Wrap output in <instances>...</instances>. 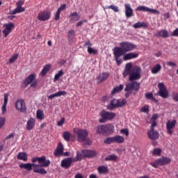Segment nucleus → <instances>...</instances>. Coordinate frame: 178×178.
<instances>
[{"label":"nucleus","mask_w":178,"mask_h":178,"mask_svg":"<svg viewBox=\"0 0 178 178\" xmlns=\"http://www.w3.org/2000/svg\"><path fill=\"white\" fill-rule=\"evenodd\" d=\"M32 163H21L19 168L21 169H25L27 172H31L33 173H38L39 175H47L48 172L44 168H48L51 165V161L47 160L45 156L41 157H33L31 159Z\"/></svg>","instance_id":"nucleus-1"},{"label":"nucleus","mask_w":178,"mask_h":178,"mask_svg":"<svg viewBox=\"0 0 178 178\" xmlns=\"http://www.w3.org/2000/svg\"><path fill=\"white\" fill-rule=\"evenodd\" d=\"M137 49V46L132 42L124 41L120 43V47H115L113 49V54L114 55L115 60L118 66H120L123 63V60L120 58V56H123L124 54L127 52H131L134 49Z\"/></svg>","instance_id":"nucleus-2"},{"label":"nucleus","mask_w":178,"mask_h":178,"mask_svg":"<svg viewBox=\"0 0 178 178\" xmlns=\"http://www.w3.org/2000/svg\"><path fill=\"white\" fill-rule=\"evenodd\" d=\"M143 70L138 65L133 67V63H128L125 65L124 70L122 72L124 77L129 76V81H136L141 79V73Z\"/></svg>","instance_id":"nucleus-3"},{"label":"nucleus","mask_w":178,"mask_h":178,"mask_svg":"<svg viewBox=\"0 0 178 178\" xmlns=\"http://www.w3.org/2000/svg\"><path fill=\"white\" fill-rule=\"evenodd\" d=\"M74 133L76 136V140L79 143H84L88 137V131L86 129H81L79 128H74Z\"/></svg>","instance_id":"nucleus-4"},{"label":"nucleus","mask_w":178,"mask_h":178,"mask_svg":"<svg viewBox=\"0 0 178 178\" xmlns=\"http://www.w3.org/2000/svg\"><path fill=\"white\" fill-rule=\"evenodd\" d=\"M115 127L111 124H107L106 125H98L97 127V131L99 134H109L113 133Z\"/></svg>","instance_id":"nucleus-5"},{"label":"nucleus","mask_w":178,"mask_h":178,"mask_svg":"<svg viewBox=\"0 0 178 178\" xmlns=\"http://www.w3.org/2000/svg\"><path fill=\"white\" fill-rule=\"evenodd\" d=\"M99 115L101 116V119L99 120V123H105L106 122H108V120H112L115 116H116V114L112 112H108L105 110H102Z\"/></svg>","instance_id":"nucleus-6"},{"label":"nucleus","mask_w":178,"mask_h":178,"mask_svg":"<svg viewBox=\"0 0 178 178\" xmlns=\"http://www.w3.org/2000/svg\"><path fill=\"white\" fill-rule=\"evenodd\" d=\"M155 123L151 124L150 129L147 131V136L150 140H158L159 138V132L155 130Z\"/></svg>","instance_id":"nucleus-7"},{"label":"nucleus","mask_w":178,"mask_h":178,"mask_svg":"<svg viewBox=\"0 0 178 178\" xmlns=\"http://www.w3.org/2000/svg\"><path fill=\"white\" fill-rule=\"evenodd\" d=\"M159 88V95L161 97V98H168L169 97V92H168V89L166 86H165V83H158Z\"/></svg>","instance_id":"nucleus-8"},{"label":"nucleus","mask_w":178,"mask_h":178,"mask_svg":"<svg viewBox=\"0 0 178 178\" xmlns=\"http://www.w3.org/2000/svg\"><path fill=\"white\" fill-rule=\"evenodd\" d=\"M130 83L126 84V88L124 91H131V90H134V91H139L140 90V83L134 81H130Z\"/></svg>","instance_id":"nucleus-9"},{"label":"nucleus","mask_w":178,"mask_h":178,"mask_svg":"<svg viewBox=\"0 0 178 178\" xmlns=\"http://www.w3.org/2000/svg\"><path fill=\"white\" fill-rule=\"evenodd\" d=\"M15 108L17 111H19L22 113H26V112H27V107H26V103L22 99L17 100L15 103Z\"/></svg>","instance_id":"nucleus-10"},{"label":"nucleus","mask_w":178,"mask_h":178,"mask_svg":"<svg viewBox=\"0 0 178 178\" xmlns=\"http://www.w3.org/2000/svg\"><path fill=\"white\" fill-rule=\"evenodd\" d=\"M135 10L136 12H149V13H154V15H159V12L158 11V10L149 8L145 6H139L136 8Z\"/></svg>","instance_id":"nucleus-11"},{"label":"nucleus","mask_w":178,"mask_h":178,"mask_svg":"<svg viewBox=\"0 0 178 178\" xmlns=\"http://www.w3.org/2000/svg\"><path fill=\"white\" fill-rule=\"evenodd\" d=\"M176 123H177V121L176 120H168L166 122V129L167 132L170 134V136H172L173 134V129L175 127H176Z\"/></svg>","instance_id":"nucleus-12"},{"label":"nucleus","mask_w":178,"mask_h":178,"mask_svg":"<svg viewBox=\"0 0 178 178\" xmlns=\"http://www.w3.org/2000/svg\"><path fill=\"white\" fill-rule=\"evenodd\" d=\"M49 17H51V12L49 11L40 12L38 15V19L40 22H46V20H49Z\"/></svg>","instance_id":"nucleus-13"},{"label":"nucleus","mask_w":178,"mask_h":178,"mask_svg":"<svg viewBox=\"0 0 178 178\" xmlns=\"http://www.w3.org/2000/svg\"><path fill=\"white\" fill-rule=\"evenodd\" d=\"M3 26L5 28V29L3 30V34L4 35V37L6 38L8 34L12 33V29L15 27V24L12 22L9 24H4Z\"/></svg>","instance_id":"nucleus-14"},{"label":"nucleus","mask_w":178,"mask_h":178,"mask_svg":"<svg viewBox=\"0 0 178 178\" xmlns=\"http://www.w3.org/2000/svg\"><path fill=\"white\" fill-rule=\"evenodd\" d=\"M74 162L73 161V158H66L62 160L61 161V168H64V169H69L70 166H72V163Z\"/></svg>","instance_id":"nucleus-15"},{"label":"nucleus","mask_w":178,"mask_h":178,"mask_svg":"<svg viewBox=\"0 0 178 178\" xmlns=\"http://www.w3.org/2000/svg\"><path fill=\"white\" fill-rule=\"evenodd\" d=\"M123 60H131V59H136L138 58V54L134 52L125 53L122 55Z\"/></svg>","instance_id":"nucleus-16"},{"label":"nucleus","mask_w":178,"mask_h":178,"mask_svg":"<svg viewBox=\"0 0 178 178\" xmlns=\"http://www.w3.org/2000/svg\"><path fill=\"white\" fill-rule=\"evenodd\" d=\"M97 152L95 150L91 149H83V155L84 158H94V156H97Z\"/></svg>","instance_id":"nucleus-17"},{"label":"nucleus","mask_w":178,"mask_h":178,"mask_svg":"<svg viewBox=\"0 0 178 178\" xmlns=\"http://www.w3.org/2000/svg\"><path fill=\"white\" fill-rule=\"evenodd\" d=\"M109 76H111V74L108 72H102V73H100L99 76H97V80L98 81L99 83H102L108 80V79L109 78Z\"/></svg>","instance_id":"nucleus-18"},{"label":"nucleus","mask_w":178,"mask_h":178,"mask_svg":"<svg viewBox=\"0 0 178 178\" xmlns=\"http://www.w3.org/2000/svg\"><path fill=\"white\" fill-rule=\"evenodd\" d=\"M124 8L126 17H131V16H133V8H131L130 3H125Z\"/></svg>","instance_id":"nucleus-19"},{"label":"nucleus","mask_w":178,"mask_h":178,"mask_svg":"<svg viewBox=\"0 0 178 178\" xmlns=\"http://www.w3.org/2000/svg\"><path fill=\"white\" fill-rule=\"evenodd\" d=\"M35 126V119L31 118L26 122V130H33Z\"/></svg>","instance_id":"nucleus-20"},{"label":"nucleus","mask_w":178,"mask_h":178,"mask_svg":"<svg viewBox=\"0 0 178 178\" xmlns=\"http://www.w3.org/2000/svg\"><path fill=\"white\" fill-rule=\"evenodd\" d=\"M65 9H66V4L60 5V6L58 8L55 14L54 20H59V19H60V12H62V10H65Z\"/></svg>","instance_id":"nucleus-21"},{"label":"nucleus","mask_w":178,"mask_h":178,"mask_svg":"<svg viewBox=\"0 0 178 178\" xmlns=\"http://www.w3.org/2000/svg\"><path fill=\"white\" fill-rule=\"evenodd\" d=\"M159 161V163L160 166H163L165 165H168L172 162V160L168 157H161L160 159H157Z\"/></svg>","instance_id":"nucleus-22"},{"label":"nucleus","mask_w":178,"mask_h":178,"mask_svg":"<svg viewBox=\"0 0 178 178\" xmlns=\"http://www.w3.org/2000/svg\"><path fill=\"white\" fill-rule=\"evenodd\" d=\"M156 35L157 37H161L162 38H168V37H170L169 31H168L166 29H162L159 31Z\"/></svg>","instance_id":"nucleus-23"},{"label":"nucleus","mask_w":178,"mask_h":178,"mask_svg":"<svg viewBox=\"0 0 178 178\" xmlns=\"http://www.w3.org/2000/svg\"><path fill=\"white\" fill-rule=\"evenodd\" d=\"M62 154H63V145L61 143H59L54 152V156H59V155H62Z\"/></svg>","instance_id":"nucleus-24"},{"label":"nucleus","mask_w":178,"mask_h":178,"mask_svg":"<svg viewBox=\"0 0 178 178\" xmlns=\"http://www.w3.org/2000/svg\"><path fill=\"white\" fill-rule=\"evenodd\" d=\"M35 79V74H31L24 81V84H25L26 87L29 86V84H31L34 79Z\"/></svg>","instance_id":"nucleus-25"},{"label":"nucleus","mask_w":178,"mask_h":178,"mask_svg":"<svg viewBox=\"0 0 178 178\" xmlns=\"http://www.w3.org/2000/svg\"><path fill=\"white\" fill-rule=\"evenodd\" d=\"M70 23H74V22L80 20V17L79 14H77V12L72 13L70 15Z\"/></svg>","instance_id":"nucleus-26"},{"label":"nucleus","mask_w":178,"mask_h":178,"mask_svg":"<svg viewBox=\"0 0 178 178\" xmlns=\"http://www.w3.org/2000/svg\"><path fill=\"white\" fill-rule=\"evenodd\" d=\"M134 29H147L148 27V24L145 22H138L133 25Z\"/></svg>","instance_id":"nucleus-27"},{"label":"nucleus","mask_w":178,"mask_h":178,"mask_svg":"<svg viewBox=\"0 0 178 178\" xmlns=\"http://www.w3.org/2000/svg\"><path fill=\"white\" fill-rule=\"evenodd\" d=\"M67 94V92H66V91H58L56 93H54V94L47 96V98H48V99H52L56 97H62V95L65 96Z\"/></svg>","instance_id":"nucleus-28"},{"label":"nucleus","mask_w":178,"mask_h":178,"mask_svg":"<svg viewBox=\"0 0 178 178\" xmlns=\"http://www.w3.org/2000/svg\"><path fill=\"white\" fill-rule=\"evenodd\" d=\"M84 158V154H83V150L81 152L77 151L76 158H72L74 162H79Z\"/></svg>","instance_id":"nucleus-29"},{"label":"nucleus","mask_w":178,"mask_h":178,"mask_svg":"<svg viewBox=\"0 0 178 178\" xmlns=\"http://www.w3.org/2000/svg\"><path fill=\"white\" fill-rule=\"evenodd\" d=\"M17 159L19 161H24V162H27V154L26 152H19L17 156Z\"/></svg>","instance_id":"nucleus-30"},{"label":"nucleus","mask_w":178,"mask_h":178,"mask_svg":"<svg viewBox=\"0 0 178 178\" xmlns=\"http://www.w3.org/2000/svg\"><path fill=\"white\" fill-rule=\"evenodd\" d=\"M97 170H98L99 175H104L106 173H108V172H109L108 167H106L105 165L99 166L97 168Z\"/></svg>","instance_id":"nucleus-31"},{"label":"nucleus","mask_w":178,"mask_h":178,"mask_svg":"<svg viewBox=\"0 0 178 178\" xmlns=\"http://www.w3.org/2000/svg\"><path fill=\"white\" fill-rule=\"evenodd\" d=\"M162 69V66L161 64H156L151 69V72L152 74H156V73L161 72V70Z\"/></svg>","instance_id":"nucleus-32"},{"label":"nucleus","mask_w":178,"mask_h":178,"mask_svg":"<svg viewBox=\"0 0 178 178\" xmlns=\"http://www.w3.org/2000/svg\"><path fill=\"white\" fill-rule=\"evenodd\" d=\"M107 108L108 109H115V108H118V99H113L107 106Z\"/></svg>","instance_id":"nucleus-33"},{"label":"nucleus","mask_w":178,"mask_h":178,"mask_svg":"<svg viewBox=\"0 0 178 178\" xmlns=\"http://www.w3.org/2000/svg\"><path fill=\"white\" fill-rule=\"evenodd\" d=\"M49 70H51V65L47 64L44 67H43V69L42 70L40 74L42 76V77H44V76H45L47 72H49Z\"/></svg>","instance_id":"nucleus-34"},{"label":"nucleus","mask_w":178,"mask_h":178,"mask_svg":"<svg viewBox=\"0 0 178 178\" xmlns=\"http://www.w3.org/2000/svg\"><path fill=\"white\" fill-rule=\"evenodd\" d=\"M114 143H117V144H122V143H124V138L120 135L114 136Z\"/></svg>","instance_id":"nucleus-35"},{"label":"nucleus","mask_w":178,"mask_h":178,"mask_svg":"<svg viewBox=\"0 0 178 178\" xmlns=\"http://www.w3.org/2000/svg\"><path fill=\"white\" fill-rule=\"evenodd\" d=\"M26 10L24 8L20 7V6H17V8L14 10H13L10 13L11 15H16V13H20L22 12H24Z\"/></svg>","instance_id":"nucleus-36"},{"label":"nucleus","mask_w":178,"mask_h":178,"mask_svg":"<svg viewBox=\"0 0 178 178\" xmlns=\"http://www.w3.org/2000/svg\"><path fill=\"white\" fill-rule=\"evenodd\" d=\"M26 10L24 8L20 7V6H17V8L14 10H13L10 13L11 15H16V13H20L22 12H24Z\"/></svg>","instance_id":"nucleus-37"},{"label":"nucleus","mask_w":178,"mask_h":178,"mask_svg":"<svg viewBox=\"0 0 178 178\" xmlns=\"http://www.w3.org/2000/svg\"><path fill=\"white\" fill-rule=\"evenodd\" d=\"M122 90H123V85H120L118 86H116L112 90L111 94L112 95H113L114 94H116V92H120V91H122Z\"/></svg>","instance_id":"nucleus-38"},{"label":"nucleus","mask_w":178,"mask_h":178,"mask_svg":"<svg viewBox=\"0 0 178 178\" xmlns=\"http://www.w3.org/2000/svg\"><path fill=\"white\" fill-rule=\"evenodd\" d=\"M36 118L39 120H42L44 119V112L42 110H38L36 112Z\"/></svg>","instance_id":"nucleus-39"},{"label":"nucleus","mask_w":178,"mask_h":178,"mask_svg":"<svg viewBox=\"0 0 178 178\" xmlns=\"http://www.w3.org/2000/svg\"><path fill=\"white\" fill-rule=\"evenodd\" d=\"M127 101L125 99H118V104H117V108H122V106H124L127 104Z\"/></svg>","instance_id":"nucleus-40"},{"label":"nucleus","mask_w":178,"mask_h":178,"mask_svg":"<svg viewBox=\"0 0 178 178\" xmlns=\"http://www.w3.org/2000/svg\"><path fill=\"white\" fill-rule=\"evenodd\" d=\"M156 119H158V114H153L150 119L151 124H154V123L155 127H156L158 124L156 123Z\"/></svg>","instance_id":"nucleus-41"},{"label":"nucleus","mask_w":178,"mask_h":178,"mask_svg":"<svg viewBox=\"0 0 178 178\" xmlns=\"http://www.w3.org/2000/svg\"><path fill=\"white\" fill-rule=\"evenodd\" d=\"M63 138L65 141H70V132L65 131L63 134Z\"/></svg>","instance_id":"nucleus-42"},{"label":"nucleus","mask_w":178,"mask_h":178,"mask_svg":"<svg viewBox=\"0 0 178 178\" xmlns=\"http://www.w3.org/2000/svg\"><path fill=\"white\" fill-rule=\"evenodd\" d=\"M118 156L115 154L108 155L105 158V161H116Z\"/></svg>","instance_id":"nucleus-43"},{"label":"nucleus","mask_w":178,"mask_h":178,"mask_svg":"<svg viewBox=\"0 0 178 178\" xmlns=\"http://www.w3.org/2000/svg\"><path fill=\"white\" fill-rule=\"evenodd\" d=\"M62 76H63V70H61L54 76V81H58V79H60Z\"/></svg>","instance_id":"nucleus-44"},{"label":"nucleus","mask_w":178,"mask_h":178,"mask_svg":"<svg viewBox=\"0 0 178 178\" xmlns=\"http://www.w3.org/2000/svg\"><path fill=\"white\" fill-rule=\"evenodd\" d=\"M104 144H112V143H115L114 137H108L104 140Z\"/></svg>","instance_id":"nucleus-45"},{"label":"nucleus","mask_w":178,"mask_h":178,"mask_svg":"<svg viewBox=\"0 0 178 178\" xmlns=\"http://www.w3.org/2000/svg\"><path fill=\"white\" fill-rule=\"evenodd\" d=\"M140 112H143V113H148L149 112V106L145 105L144 106L141 107L140 108Z\"/></svg>","instance_id":"nucleus-46"},{"label":"nucleus","mask_w":178,"mask_h":178,"mask_svg":"<svg viewBox=\"0 0 178 178\" xmlns=\"http://www.w3.org/2000/svg\"><path fill=\"white\" fill-rule=\"evenodd\" d=\"M162 152V149H159V148H156L154 149L152 152V155H154V156H159V155H161V153Z\"/></svg>","instance_id":"nucleus-47"},{"label":"nucleus","mask_w":178,"mask_h":178,"mask_svg":"<svg viewBox=\"0 0 178 178\" xmlns=\"http://www.w3.org/2000/svg\"><path fill=\"white\" fill-rule=\"evenodd\" d=\"M88 52L90 55H97V54H98V50L94 49L92 47H88Z\"/></svg>","instance_id":"nucleus-48"},{"label":"nucleus","mask_w":178,"mask_h":178,"mask_svg":"<svg viewBox=\"0 0 178 178\" xmlns=\"http://www.w3.org/2000/svg\"><path fill=\"white\" fill-rule=\"evenodd\" d=\"M106 9H112V10H114L115 12H119V7L114 6V5H111L107 7H106Z\"/></svg>","instance_id":"nucleus-49"},{"label":"nucleus","mask_w":178,"mask_h":178,"mask_svg":"<svg viewBox=\"0 0 178 178\" xmlns=\"http://www.w3.org/2000/svg\"><path fill=\"white\" fill-rule=\"evenodd\" d=\"M19 57L18 54H14L11 58L9 59L10 63H13L15 60H17V58Z\"/></svg>","instance_id":"nucleus-50"},{"label":"nucleus","mask_w":178,"mask_h":178,"mask_svg":"<svg viewBox=\"0 0 178 178\" xmlns=\"http://www.w3.org/2000/svg\"><path fill=\"white\" fill-rule=\"evenodd\" d=\"M150 165H151L153 168H155V169H158L159 166H161V165H159V160H158V159L155 160L154 162L151 163Z\"/></svg>","instance_id":"nucleus-51"},{"label":"nucleus","mask_w":178,"mask_h":178,"mask_svg":"<svg viewBox=\"0 0 178 178\" xmlns=\"http://www.w3.org/2000/svg\"><path fill=\"white\" fill-rule=\"evenodd\" d=\"M5 122H6L5 118H0V129H2V127H3V126L5 125Z\"/></svg>","instance_id":"nucleus-52"},{"label":"nucleus","mask_w":178,"mask_h":178,"mask_svg":"<svg viewBox=\"0 0 178 178\" xmlns=\"http://www.w3.org/2000/svg\"><path fill=\"white\" fill-rule=\"evenodd\" d=\"M83 47H88V48H91V47H92V44H91V41H90V40H88L84 42Z\"/></svg>","instance_id":"nucleus-53"},{"label":"nucleus","mask_w":178,"mask_h":178,"mask_svg":"<svg viewBox=\"0 0 178 178\" xmlns=\"http://www.w3.org/2000/svg\"><path fill=\"white\" fill-rule=\"evenodd\" d=\"M120 133H122V134H124L127 137H129V129H122L120 130Z\"/></svg>","instance_id":"nucleus-54"},{"label":"nucleus","mask_w":178,"mask_h":178,"mask_svg":"<svg viewBox=\"0 0 178 178\" xmlns=\"http://www.w3.org/2000/svg\"><path fill=\"white\" fill-rule=\"evenodd\" d=\"M154 95L151 92H148L145 94V98L146 99H152L153 98Z\"/></svg>","instance_id":"nucleus-55"},{"label":"nucleus","mask_w":178,"mask_h":178,"mask_svg":"<svg viewBox=\"0 0 178 178\" xmlns=\"http://www.w3.org/2000/svg\"><path fill=\"white\" fill-rule=\"evenodd\" d=\"M171 35L172 37H178V28L172 31Z\"/></svg>","instance_id":"nucleus-56"},{"label":"nucleus","mask_w":178,"mask_h":178,"mask_svg":"<svg viewBox=\"0 0 178 178\" xmlns=\"http://www.w3.org/2000/svg\"><path fill=\"white\" fill-rule=\"evenodd\" d=\"M168 66H171V67H176V63L172 62V61H167L166 62Z\"/></svg>","instance_id":"nucleus-57"},{"label":"nucleus","mask_w":178,"mask_h":178,"mask_svg":"<svg viewBox=\"0 0 178 178\" xmlns=\"http://www.w3.org/2000/svg\"><path fill=\"white\" fill-rule=\"evenodd\" d=\"M63 123H65V118H61L60 120L57 122V126H63Z\"/></svg>","instance_id":"nucleus-58"},{"label":"nucleus","mask_w":178,"mask_h":178,"mask_svg":"<svg viewBox=\"0 0 178 178\" xmlns=\"http://www.w3.org/2000/svg\"><path fill=\"white\" fill-rule=\"evenodd\" d=\"M88 22L87 19H83V21H80L76 24V27H80V26H82L83 23H87Z\"/></svg>","instance_id":"nucleus-59"},{"label":"nucleus","mask_w":178,"mask_h":178,"mask_svg":"<svg viewBox=\"0 0 178 178\" xmlns=\"http://www.w3.org/2000/svg\"><path fill=\"white\" fill-rule=\"evenodd\" d=\"M75 32L73 30H71L68 32V38H72V37H73V35H74Z\"/></svg>","instance_id":"nucleus-60"},{"label":"nucleus","mask_w":178,"mask_h":178,"mask_svg":"<svg viewBox=\"0 0 178 178\" xmlns=\"http://www.w3.org/2000/svg\"><path fill=\"white\" fill-rule=\"evenodd\" d=\"M8 94H4V100H3V104L8 105Z\"/></svg>","instance_id":"nucleus-61"},{"label":"nucleus","mask_w":178,"mask_h":178,"mask_svg":"<svg viewBox=\"0 0 178 178\" xmlns=\"http://www.w3.org/2000/svg\"><path fill=\"white\" fill-rule=\"evenodd\" d=\"M170 17V14L169 13H164L163 15V19L164 20H168Z\"/></svg>","instance_id":"nucleus-62"},{"label":"nucleus","mask_w":178,"mask_h":178,"mask_svg":"<svg viewBox=\"0 0 178 178\" xmlns=\"http://www.w3.org/2000/svg\"><path fill=\"white\" fill-rule=\"evenodd\" d=\"M6 105L7 104H3V106L1 107V111H2L3 115L6 113Z\"/></svg>","instance_id":"nucleus-63"},{"label":"nucleus","mask_w":178,"mask_h":178,"mask_svg":"<svg viewBox=\"0 0 178 178\" xmlns=\"http://www.w3.org/2000/svg\"><path fill=\"white\" fill-rule=\"evenodd\" d=\"M74 178H84V177H83V175L80 173H77L75 176Z\"/></svg>","instance_id":"nucleus-64"}]
</instances>
